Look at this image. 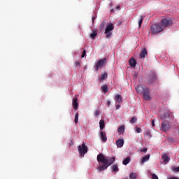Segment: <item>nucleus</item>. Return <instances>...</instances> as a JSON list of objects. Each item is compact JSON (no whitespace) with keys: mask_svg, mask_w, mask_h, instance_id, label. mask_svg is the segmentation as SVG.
Wrapping results in <instances>:
<instances>
[{"mask_svg":"<svg viewBox=\"0 0 179 179\" xmlns=\"http://www.w3.org/2000/svg\"><path fill=\"white\" fill-rule=\"evenodd\" d=\"M136 121H138V118L136 117H131V119L130 120V122L131 124H135V122H136Z\"/></svg>","mask_w":179,"mask_h":179,"instance_id":"obj_29","label":"nucleus"},{"mask_svg":"<svg viewBox=\"0 0 179 179\" xmlns=\"http://www.w3.org/2000/svg\"><path fill=\"white\" fill-rule=\"evenodd\" d=\"M169 117H170L169 113H164L163 115H161L162 120H164V118H169Z\"/></svg>","mask_w":179,"mask_h":179,"instance_id":"obj_28","label":"nucleus"},{"mask_svg":"<svg viewBox=\"0 0 179 179\" xmlns=\"http://www.w3.org/2000/svg\"><path fill=\"white\" fill-rule=\"evenodd\" d=\"M149 159H150V155H148L141 157V164H143L144 163H146V162H148Z\"/></svg>","mask_w":179,"mask_h":179,"instance_id":"obj_13","label":"nucleus"},{"mask_svg":"<svg viewBox=\"0 0 179 179\" xmlns=\"http://www.w3.org/2000/svg\"><path fill=\"white\" fill-rule=\"evenodd\" d=\"M129 178L130 179H136V173H131L129 175Z\"/></svg>","mask_w":179,"mask_h":179,"instance_id":"obj_30","label":"nucleus"},{"mask_svg":"<svg viewBox=\"0 0 179 179\" xmlns=\"http://www.w3.org/2000/svg\"><path fill=\"white\" fill-rule=\"evenodd\" d=\"M115 101H116L117 103H121V102H122V97L121 96V95H120V94H116V95H115Z\"/></svg>","mask_w":179,"mask_h":179,"instance_id":"obj_20","label":"nucleus"},{"mask_svg":"<svg viewBox=\"0 0 179 179\" xmlns=\"http://www.w3.org/2000/svg\"><path fill=\"white\" fill-rule=\"evenodd\" d=\"M72 104L73 106V108L75 110H78V106H79V103H78V98H74L73 99Z\"/></svg>","mask_w":179,"mask_h":179,"instance_id":"obj_17","label":"nucleus"},{"mask_svg":"<svg viewBox=\"0 0 179 179\" xmlns=\"http://www.w3.org/2000/svg\"><path fill=\"white\" fill-rule=\"evenodd\" d=\"M76 66L80 68V62L79 61L76 62Z\"/></svg>","mask_w":179,"mask_h":179,"instance_id":"obj_37","label":"nucleus"},{"mask_svg":"<svg viewBox=\"0 0 179 179\" xmlns=\"http://www.w3.org/2000/svg\"><path fill=\"white\" fill-rule=\"evenodd\" d=\"M99 114H100V111L99 110H96L94 113L95 117H99Z\"/></svg>","mask_w":179,"mask_h":179,"instance_id":"obj_35","label":"nucleus"},{"mask_svg":"<svg viewBox=\"0 0 179 179\" xmlns=\"http://www.w3.org/2000/svg\"><path fill=\"white\" fill-rule=\"evenodd\" d=\"M106 34V38H110V37L113 36V33L111 32H108V34Z\"/></svg>","mask_w":179,"mask_h":179,"instance_id":"obj_31","label":"nucleus"},{"mask_svg":"<svg viewBox=\"0 0 179 179\" xmlns=\"http://www.w3.org/2000/svg\"><path fill=\"white\" fill-rule=\"evenodd\" d=\"M157 81V76L156 75V73L150 71L149 76H148L146 79L147 85H153V83H155Z\"/></svg>","mask_w":179,"mask_h":179,"instance_id":"obj_3","label":"nucleus"},{"mask_svg":"<svg viewBox=\"0 0 179 179\" xmlns=\"http://www.w3.org/2000/svg\"><path fill=\"white\" fill-rule=\"evenodd\" d=\"M105 65H107V58H103L98 61L95 64V71H99L100 68H103Z\"/></svg>","mask_w":179,"mask_h":179,"instance_id":"obj_4","label":"nucleus"},{"mask_svg":"<svg viewBox=\"0 0 179 179\" xmlns=\"http://www.w3.org/2000/svg\"><path fill=\"white\" fill-rule=\"evenodd\" d=\"M136 132H138V134H141V132H142V129H141L140 127H138L136 129Z\"/></svg>","mask_w":179,"mask_h":179,"instance_id":"obj_38","label":"nucleus"},{"mask_svg":"<svg viewBox=\"0 0 179 179\" xmlns=\"http://www.w3.org/2000/svg\"><path fill=\"white\" fill-rule=\"evenodd\" d=\"M108 74L107 73H104L103 74H101L100 80H104V79H107Z\"/></svg>","mask_w":179,"mask_h":179,"instance_id":"obj_26","label":"nucleus"},{"mask_svg":"<svg viewBox=\"0 0 179 179\" xmlns=\"http://www.w3.org/2000/svg\"><path fill=\"white\" fill-rule=\"evenodd\" d=\"M161 127H162V130L164 132H167V131L170 129V125L167 124V122H162L161 124Z\"/></svg>","mask_w":179,"mask_h":179,"instance_id":"obj_8","label":"nucleus"},{"mask_svg":"<svg viewBox=\"0 0 179 179\" xmlns=\"http://www.w3.org/2000/svg\"><path fill=\"white\" fill-rule=\"evenodd\" d=\"M97 161L99 163H102L103 165H100L98 168L99 171H104L107 170L108 167L111 166L114 162H115V157L108 158L103 154H99L97 156Z\"/></svg>","mask_w":179,"mask_h":179,"instance_id":"obj_2","label":"nucleus"},{"mask_svg":"<svg viewBox=\"0 0 179 179\" xmlns=\"http://www.w3.org/2000/svg\"><path fill=\"white\" fill-rule=\"evenodd\" d=\"M100 138L102 142H107V136L106 135V133H104V131H100Z\"/></svg>","mask_w":179,"mask_h":179,"instance_id":"obj_10","label":"nucleus"},{"mask_svg":"<svg viewBox=\"0 0 179 179\" xmlns=\"http://www.w3.org/2000/svg\"><path fill=\"white\" fill-rule=\"evenodd\" d=\"M96 36H97V32L96 31H94V32H92L90 34V37L91 38H92L93 40H94L96 38Z\"/></svg>","mask_w":179,"mask_h":179,"instance_id":"obj_25","label":"nucleus"},{"mask_svg":"<svg viewBox=\"0 0 179 179\" xmlns=\"http://www.w3.org/2000/svg\"><path fill=\"white\" fill-rule=\"evenodd\" d=\"M78 121H79V113H77L75 115L74 122H75L76 124H78Z\"/></svg>","mask_w":179,"mask_h":179,"instance_id":"obj_27","label":"nucleus"},{"mask_svg":"<svg viewBox=\"0 0 179 179\" xmlns=\"http://www.w3.org/2000/svg\"><path fill=\"white\" fill-rule=\"evenodd\" d=\"M173 23V21L170 19L164 18L160 22L152 24L151 26V33L152 34H157L163 31L166 27H169L170 24Z\"/></svg>","mask_w":179,"mask_h":179,"instance_id":"obj_1","label":"nucleus"},{"mask_svg":"<svg viewBox=\"0 0 179 179\" xmlns=\"http://www.w3.org/2000/svg\"><path fill=\"white\" fill-rule=\"evenodd\" d=\"M125 131V127L124 126H121L117 129V132H119V134H124Z\"/></svg>","mask_w":179,"mask_h":179,"instance_id":"obj_22","label":"nucleus"},{"mask_svg":"<svg viewBox=\"0 0 179 179\" xmlns=\"http://www.w3.org/2000/svg\"><path fill=\"white\" fill-rule=\"evenodd\" d=\"M145 136H147L148 138H152V134L150 133V130H147L145 133L144 134Z\"/></svg>","mask_w":179,"mask_h":179,"instance_id":"obj_24","label":"nucleus"},{"mask_svg":"<svg viewBox=\"0 0 179 179\" xmlns=\"http://www.w3.org/2000/svg\"><path fill=\"white\" fill-rule=\"evenodd\" d=\"M169 179H179V178H177V177H174V176H173V177L169 178Z\"/></svg>","mask_w":179,"mask_h":179,"instance_id":"obj_42","label":"nucleus"},{"mask_svg":"<svg viewBox=\"0 0 179 179\" xmlns=\"http://www.w3.org/2000/svg\"><path fill=\"white\" fill-rule=\"evenodd\" d=\"M94 19H96L94 17H92V23H94Z\"/></svg>","mask_w":179,"mask_h":179,"instance_id":"obj_44","label":"nucleus"},{"mask_svg":"<svg viewBox=\"0 0 179 179\" xmlns=\"http://www.w3.org/2000/svg\"><path fill=\"white\" fill-rule=\"evenodd\" d=\"M135 90H148V87L144 84H140L135 87Z\"/></svg>","mask_w":179,"mask_h":179,"instance_id":"obj_9","label":"nucleus"},{"mask_svg":"<svg viewBox=\"0 0 179 179\" xmlns=\"http://www.w3.org/2000/svg\"><path fill=\"white\" fill-rule=\"evenodd\" d=\"M110 104H111V101H108V105L110 106Z\"/></svg>","mask_w":179,"mask_h":179,"instance_id":"obj_45","label":"nucleus"},{"mask_svg":"<svg viewBox=\"0 0 179 179\" xmlns=\"http://www.w3.org/2000/svg\"><path fill=\"white\" fill-rule=\"evenodd\" d=\"M116 146H117V148H122L124 146V140L123 139L117 140Z\"/></svg>","mask_w":179,"mask_h":179,"instance_id":"obj_14","label":"nucleus"},{"mask_svg":"<svg viewBox=\"0 0 179 179\" xmlns=\"http://www.w3.org/2000/svg\"><path fill=\"white\" fill-rule=\"evenodd\" d=\"M104 127H106V124L104 123V120H101L99 121V128H100L101 131H103V129H104Z\"/></svg>","mask_w":179,"mask_h":179,"instance_id":"obj_19","label":"nucleus"},{"mask_svg":"<svg viewBox=\"0 0 179 179\" xmlns=\"http://www.w3.org/2000/svg\"><path fill=\"white\" fill-rule=\"evenodd\" d=\"M86 57V50H84L82 55H81V58H85Z\"/></svg>","mask_w":179,"mask_h":179,"instance_id":"obj_33","label":"nucleus"},{"mask_svg":"<svg viewBox=\"0 0 179 179\" xmlns=\"http://www.w3.org/2000/svg\"><path fill=\"white\" fill-rule=\"evenodd\" d=\"M129 64L131 68H135V66H136V60H135V59H130L129 60Z\"/></svg>","mask_w":179,"mask_h":179,"instance_id":"obj_16","label":"nucleus"},{"mask_svg":"<svg viewBox=\"0 0 179 179\" xmlns=\"http://www.w3.org/2000/svg\"><path fill=\"white\" fill-rule=\"evenodd\" d=\"M146 55H148V51L146 50V49L144 48L141 52L139 57L141 59H142V58H145V57H146Z\"/></svg>","mask_w":179,"mask_h":179,"instance_id":"obj_15","label":"nucleus"},{"mask_svg":"<svg viewBox=\"0 0 179 179\" xmlns=\"http://www.w3.org/2000/svg\"><path fill=\"white\" fill-rule=\"evenodd\" d=\"M174 171L178 172L179 171V167L174 168Z\"/></svg>","mask_w":179,"mask_h":179,"instance_id":"obj_40","label":"nucleus"},{"mask_svg":"<svg viewBox=\"0 0 179 179\" xmlns=\"http://www.w3.org/2000/svg\"><path fill=\"white\" fill-rule=\"evenodd\" d=\"M152 179H159V177H157V175L152 173Z\"/></svg>","mask_w":179,"mask_h":179,"instance_id":"obj_36","label":"nucleus"},{"mask_svg":"<svg viewBox=\"0 0 179 179\" xmlns=\"http://www.w3.org/2000/svg\"><path fill=\"white\" fill-rule=\"evenodd\" d=\"M121 106L120 105H117L116 106V110H119Z\"/></svg>","mask_w":179,"mask_h":179,"instance_id":"obj_41","label":"nucleus"},{"mask_svg":"<svg viewBox=\"0 0 179 179\" xmlns=\"http://www.w3.org/2000/svg\"><path fill=\"white\" fill-rule=\"evenodd\" d=\"M104 93H107L108 90H103Z\"/></svg>","mask_w":179,"mask_h":179,"instance_id":"obj_46","label":"nucleus"},{"mask_svg":"<svg viewBox=\"0 0 179 179\" xmlns=\"http://www.w3.org/2000/svg\"><path fill=\"white\" fill-rule=\"evenodd\" d=\"M112 12H114V10H113V9L112 10Z\"/></svg>","mask_w":179,"mask_h":179,"instance_id":"obj_48","label":"nucleus"},{"mask_svg":"<svg viewBox=\"0 0 179 179\" xmlns=\"http://www.w3.org/2000/svg\"><path fill=\"white\" fill-rule=\"evenodd\" d=\"M111 172L112 173H117L118 171H120V169L118 168V164H115L111 166Z\"/></svg>","mask_w":179,"mask_h":179,"instance_id":"obj_12","label":"nucleus"},{"mask_svg":"<svg viewBox=\"0 0 179 179\" xmlns=\"http://www.w3.org/2000/svg\"><path fill=\"white\" fill-rule=\"evenodd\" d=\"M114 30V24L110 22L105 29L104 34H108V33H111Z\"/></svg>","mask_w":179,"mask_h":179,"instance_id":"obj_6","label":"nucleus"},{"mask_svg":"<svg viewBox=\"0 0 179 179\" xmlns=\"http://www.w3.org/2000/svg\"><path fill=\"white\" fill-rule=\"evenodd\" d=\"M115 10H121V7L120 6H117Z\"/></svg>","mask_w":179,"mask_h":179,"instance_id":"obj_39","label":"nucleus"},{"mask_svg":"<svg viewBox=\"0 0 179 179\" xmlns=\"http://www.w3.org/2000/svg\"><path fill=\"white\" fill-rule=\"evenodd\" d=\"M127 179H128V178H127Z\"/></svg>","mask_w":179,"mask_h":179,"instance_id":"obj_49","label":"nucleus"},{"mask_svg":"<svg viewBox=\"0 0 179 179\" xmlns=\"http://www.w3.org/2000/svg\"><path fill=\"white\" fill-rule=\"evenodd\" d=\"M140 152H143V153H146L148 152V148H144L140 150Z\"/></svg>","mask_w":179,"mask_h":179,"instance_id":"obj_34","label":"nucleus"},{"mask_svg":"<svg viewBox=\"0 0 179 179\" xmlns=\"http://www.w3.org/2000/svg\"><path fill=\"white\" fill-rule=\"evenodd\" d=\"M101 89H102V90H108V86H107V85H103Z\"/></svg>","mask_w":179,"mask_h":179,"instance_id":"obj_32","label":"nucleus"},{"mask_svg":"<svg viewBox=\"0 0 179 179\" xmlns=\"http://www.w3.org/2000/svg\"><path fill=\"white\" fill-rule=\"evenodd\" d=\"M143 95L146 101H149V100H151L152 99V97H150V92L149 90H143Z\"/></svg>","mask_w":179,"mask_h":179,"instance_id":"obj_7","label":"nucleus"},{"mask_svg":"<svg viewBox=\"0 0 179 179\" xmlns=\"http://www.w3.org/2000/svg\"><path fill=\"white\" fill-rule=\"evenodd\" d=\"M78 150L80 156H85V155H86V152L88 150V148H87V146H86V145L85 144V143H83L82 145H79L78 147Z\"/></svg>","mask_w":179,"mask_h":179,"instance_id":"obj_5","label":"nucleus"},{"mask_svg":"<svg viewBox=\"0 0 179 179\" xmlns=\"http://www.w3.org/2000/svg\"><path fill=\"white\" fill-rule=\"evenodd\" d=\"M106 24H107V20H103L99 25V30H103V29L106 27Z\"/></svg>","mask_w":179,"mask_h":179,"instance_id":"obj_18","label":"nucleus"},{"mask_svg":"<svg viewBox=\"0 0 179 179\" xmlns=\"http://www.w3.org/2000/svg\"><path fill=\"white\" fill-rule=\"evenodd\" d=\"M129 162H131V157H127L125 159L123 160L122 164H124V166H127V164H128Z\"/></svg>","mask_w":179,"mask_h":179,"instance_id":"obj_21","label":"nucleus"},{"mask_svg":"<svg viewBox=\"0 0 179 179\" xmlns=\"http://www.w3.org/2000/svg\"><path fill=\"white\" fill-rule=\"evenodd\" d=\"M162 159H163L164 160V163L165 164H167V163H169V162H170V157L167 156V154H163L162 155Z\"/></svg>","mask_w":179,"mask_h":179,"instance_id":"obj_11","label":"nucleus"},{"mask_svg":"<svg viewBox=\"0 0 179 179\" xmlns=\"http://www.w3.org/2000/svg\"><path fill=\"white\" fill-rule=\"evenodd\" d=\"M152 126L155 127V120H153L152 122Z\"/></svg>","mask_w":179,"mask_h":179,"instance_id":"obj_43","label":"nucleus"},{"mask_svg":"<svg viewBox=\"0 0 179 179\" xmlns=\"http://www.w3.org/2000/svg\"><path fill=\"white\" fill-rule=\"evenodd\" d=\"M136 92L139 94V93H141V91L140 90H137Z\"/></svg>","mask_w":179,"mask_h":179,"instance_id":"obj_47","label":"nucleus"},{"mask_svg":"<svg viewBox=\"0 0 179 179\" xmlns=\"http://www.w3.org/2000/svg\"><path fill=\"white\" fill-rule=\"evenodd\" d=\"M144 19H145V17H143V16L140 17V19L138 20V27H139V29H141V27H142V23H143Z\"/></svg>","mask_w":179,"mask_h":179,"instance_id":"obj_23","label":"nucleus"}]
</instances>
